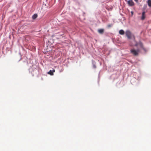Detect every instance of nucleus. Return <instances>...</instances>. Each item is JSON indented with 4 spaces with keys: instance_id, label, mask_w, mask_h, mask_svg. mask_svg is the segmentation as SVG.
<instances>
[{
    "instance_id": "f257e3e1",
    "label": "nucleus",
    "mask_w": 151,
    "mask_h": 151,
    "mask_svg": "<svg viewBox=\"0 0 151 151\" xmlns=\"http://www.w3.org/2000/svg\"><path fill=\"white\" fill-rule=\"evenodd\" d=\"M125 35L127 38L129 39H130L132 38V37L134 38V40L135 39V37L132 34V32L129 30H127L125 32Z\"/></svg>"
},
{
    "instance_id": "f03ea898",
    "label": "nucleus",
    "mask_w": 151,
    "mask_h": 151,
    "mask_svg": "<svg viewBox=\"0 0 151 151\" xmlns=\"http://www.w3.org/2000/svg\"><path fill=\"white\" fill-rule=\"evenodd\" d=\"M140 52V50L138 49L136 50L134 49H131L130 50V52L134 55L137 56Z\"/></svg>"
},
{
    "instance_id": "7ed1b4c3",
    "label": "nucleus",
    "mask_w": 151,
    "mask_h": 151,
    "mask_svg": "<svg viewBox=\"0 0 151 151\" xmlns=\"http://www.w3.org/2000/svg\"><path fill=\"white\" fill-rule=\"evenodd\" d=\"M128 4L130 6H133L134 5V3L132 0H129L127 1Z\"/></svg>"
},
{
    "instance_id": "20e7f679",
    "label": "nucleus",
    "mask_w": 151,
    "mask_h": 151,
    "mask_svg": "<svg viewBox=\"0 0 151 151\" xmlns=\"http://www.w3.org/2000/svg\"><path fill=\"white\" fill-rule=\"evenodd\" d=\"M55 69H53L52 70H50L47 73L51 76H52L53 75V73L55 72Z\"/></svg>"
},
{
    "instance_id": "39448f33",
    "label": "nucleus",
    "mask_w": 151,
    "mask_h": 151,
    "mask_svg": "<svg viewBox=\"0 0 151 151\" xmlns=\"http://www.w3.org/2000/svg\"><path fill=\"white\" fill-rule=\"evenodd\" d=\"M138 44H139L138 46L140 47V48H141L142 49L144 50H145V49L143 47V45L141 42H139L138 43Z\"/></svg>"
},
{
    "instance_id": "423d86ee",
    "label": "nucleus",
    "mask_w": 151,
    "mask_h": 151,
    "mask_svg": "<svg viewBox=\"0 0 151 151\" xmlns=\"http://www.w3.org/2000/svg\"><path fill=\"white\" fill-rule=\"evenodd\" d=\"M145 18V12H143L142 13L141 19L142 20H143Z\"/></svg>"
},
{
    "instance_id": "0eeeda50",
    "label": "nucleus",
    "mask_w": 151,
    "mask_h": 151,
    "mask_svg": "<svg viewBox=\"0 0 151 151\" xmlns=\"http://www.w3.org/2000/svg\"><path fill=\"white\" fill-rule=\"evenodd\" d=\"M119 33L120 35H123L124 34V32L123 30L121 29L119 31Z\"/></svg>"
},
{
    "instance_id": "6e6552de",
    "label": "nucleus",
    "mask_w": 151,
    "mask_h": 151,
    "mask_svg": "<svg viewBox=\"0 0 151 151\" xmlns=\"http://www.w3.org/2000/svg\"><path fill=\"white\" fill-rule=\"evenodd\" d=\"M37 17V15L36 14H34L32 16V19H36Z\"/></svg>"
},
{
    "instance_id": "1a4fd4ad",
    "label": "nucleus",
    "mask_w": 151,
    "mask_h": 151,
    "mask_svg": "<svg viewBox=\"0 0 151 151\" xmlns=\"http://www.w3.org/2000/svg\"><path fill=\"white\" fill-rule=\"evenodd\" d=\"M98 31L100 34H103L104 32V30L102 29H100L98 30Z\"/></svg>"
},
{
    "instance_id": "9d476101",
    "label": "nucleus",
    "mask_w": 151,
    "mask_h": 151,
    "mask_svg": "<svg viewBox=\"0 0 151 151\" xmlns=\"http://www.w3.org/2000/svg\"><path fill=\"white\" fill-rule=\"evenodd\" d=\"M147 4L149 6L151 7V0H148Z\"/></svg>"
},
{
    "instance_id": "9b49d317",
    "label": "nucleus",
    "mask_w": 151,
    "mask_h": 151,
    "mask_svg": "<svg viewBox=\"0 0 151 151\" xmlns=\"http://www.w3.org/2000/svg\"><path fill=\"white\" fill-rule=\"evenodd\" d=\"M112 26V24H109L108 25H107V27H108V28H110Z\"/></svg>"
},
{
    "instance_id": "f8f14e48",
    "label": "nucleus",
    "mask_w": 151,
    "mask_h": 151,
    "mask_svg": "<svg viewBox=\"0 0 151 151\" xmlns=\"http://www.w3.org/2000/svg\"><path fill=\"white\" fill-rule=\"evenodd\" d=\"M138 45H139L138 43H137L135 44V46L137 47V46H138Z\"/></svg>"
},
{
    "instance_id": "ddd939ff",
    "label": "nucleus",
    "mask_w": 151,
    "mask_h": 151,
    "mask_svg": "<svg viewBox=\"0 0 151 151\" xmlns=\"http://www.w3.org/2000/svg\"><path fill=\"white\" fill-rule=\"evenodd\" d=\"M135 1H136V2H138V0H134Z\"/></svg>"
},
{
    "instance_id": "4468645a",
    "label": "nucleus",
    "mask_w": 151,
    "mask_h": 151,
    "mask_svg": "<svg viewBox=\"0 0 151 151\" xmlns=\"http://www.w3.org/2000/svg\"><path fill=\"white\" fill-rule=\"evenodd\" d=\"M131 13L132 14H133V12H131Z\"/></svg>"
}]
</instances>
